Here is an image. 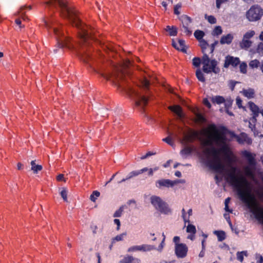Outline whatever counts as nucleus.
Segmentation results:
<instances>
[{"label":"nucleus","mask_w":263,"mask_h":263,"mask_svg":"<svg viewBox=\"0 0 263 263\" xmlns=\"http://www.w3.org/2000/svg\"><path fill=\"white\" fill-rule=\"evenodd\" d=\"M187 232H191V233L187 236L188 239L193 240L195 238V233L196 231H187Z\"/></svg>","instance_id":"obj_51"},{"label":"nucleus","mask_w":263,"mask_h":263,"mask_svg":"<svg viewBox=\"0 0 263 263\" xmlns=\"http://www.w3.org/2000/svg\"><path fill=\"white\" fill-rule=\"evenodd\" d=\"M263 15V9L258 5H254L247 11L246 16L250 22L259 20Z\"/></svg>","instance_id":"obj_8"},{"label":"nucleus","mask_w":263,"mask_h":263,"mask_svg":"<svg viewBox=\"0 0 263 263\" xmlns=\"http://www.w3.org/2000/svg\"><path fill=\"white\" fill-rule=\"evenodd\" d=\"M233 39V36L231 34H228L221 37L220 42L221 44H230Z\"/></svg>","instance_id":"obj_24"},{"label":"nucleus","mask_w":263,"mask_h":263,"mask_svg":"<svg viewBox=\"0 0 263 263\" xmlns=\"http://www.w3.org/2000/svg\"><path fill=\"white\" fill-rule=\"evenodd\" d=\"M151 203L161 213L167 214L171 212V210L168 208L167 204L159 197L152 196Z\"/></svg>","instance_id":"obj_10"},{"label":"nucleus","mask_w":263,"mask_h":263,"mask_svg":"<svg viewBox=\"0 0 263 263\" xmlns=\"http://www.w3.org/2000/svg\"><path fill=\"white\" fill-rule=\"evenodd\" d=\"M249 106L250 110L253 114V116L252 118V122L255 123L256 121V117H258L259 113V109L258 107L252 102H249Z\"/></svg>","instance_id":"obj_19"},{"label":"nucleus","mask_w":263,"mask_h":263,"mask_svg":"<svg viewBox=\"0 0 263 263\" xmlns=\"http://www.w3.org/2000/svg\"><path fill=\"white\" fill-rule=\"evenodd\" d=\"M165 30L168 32L169 34L171 36H175L177 34V28L174 26L171 27L170 26H167L165 28Z\"/></svg>","instance_id":"obj_29"},{"label":"nucleus","mask_w":263,"mask_h":263,"mask_svg":"<svg viewBox=\"0 0 263 263\" xmlns=\"http://www.w3.org/2000/svg\"><path fill=\"white\" fill-rule=\"evenodd\" d=\"M141 174L140 170L139 171H133L130 173L129 176L128 177H127V179H130L133 177L138 176L139 175Z\"/></svg>","instance_id":"obj_49"},{"label":"nucleus","mask_w":263,"mask_h":263,"mask_svg":"<svg viewBox=\"0 0 263 263\" xmlns=\"http://www.w3.org/2000/svg\"><path fill=\"white\" fill-rule=\"evenodd\" d=\"M247 64L245 63H242L240 65L239 68L240 70L242 73H245L247 72Z\"/></svg>","instance_id":"obj_47"},{"label":"nucleus","mask_w":263,"mask_h":263,"mask_svg":"<svg viewBox=\"0 0 263 263\" xmlns=\"http://www.w3.org/2000/svg\"><path fill=\"white\" fill-rule=\"evenodd\" d=\"M168 109L175 113L179 119L183 117L182 108L179 105L170 106Z\"/></svg>","instance_id":"obj_21"},{"label":"nucleus","mask_w":263,"mask_h":263,"mask_svg":"<svg viewBox=\"0 0 263 263\" xmlns=\"http://www.w3.org/2000/svg\"><path fill=\"white\" fill-rule=\"evenodd\" d=\"M31 168V171H33L34 174H37L39 171H41L43 167L41 165L36 164L35 160H32L30 162Z\"/></svg>","instance_id":"obj_25"},{"label":"nucleus","mask_w":263,"mask_h":263,"mask_svg":"<svg viewBox=\"0 0 263 263\" xmlns=\"http://www.w3.org/2000/svg\"><path fill=\"white\" fill-rule=\"evenodd\" d=\"M182 217L184 221V227H186V230H196L195 226L192 224L189 221V217L192 214V210L190 209L188 211L189 216L187 217L185 214V210L184 209L182 210Z\"/></svg>","instance_id":"obj_14"},{"label":"nucleus","mask_w":263,"mask_h":263,"mask_svg":"<svg viewBox=\"0 0 263 263\" xmlns=\"http://www.w3.org/2000/svg\"><path fill=\"white\" fill-rule=\"evenodd\" d=\"M225 179L237 192L239 198L249 209L260 222L263 223V207L256 200L252 193L250 183L240 172L236 173V168L232 167L226 173Z\"/></svg>","instance_id":"obj_2"},{"label":"nucleus","mask_w":263,"mask_h":263,"mask_svg":"<svg viewBox=\"0 0 263 263\" xmlns=\"http://www.w3.org/2000/svg\"><path fill=\"white\" fill-rule=\"evenodd\" d=\"M126 235V233H123L121 234L116 236L114 238H112V242H114L115 241H118L123 240L124 237Z\"/></svg>","instance_id":"obj_42"},{"label":"nucleus","mask_w":263,"mask_h":263,"mask_svg":"<svg viewBox=\"0 0 263 263\" xmlns=\"http://www.w3.org/2000/svg\"><path fill=\"white\" fill-rule=\"evenodd\" d=\"M220 248H226L228 250H229L230 249L229 246L225 243H223L222 245L220 246Z\"/></svg>","instance_id":"obj_63"},{"label":"nucleus","mask_w":263,"mask_h":263,"mask_svg":"<svg viewBox=\"0 0 263 263\" xmlns=\"http://www.w3.org/2000/svg\"><path fill=\"white\" fill-rule=\"evenodd\" d=\"M204 254H205V250H203V249H202L201 251H200V252L199 254V257H203L204 256Z\"/></svg>","instance_id":"obj_62"},{"label":"nucleus","mask_w":263,"mask_h":263,"mask_svg":"<svg viewBox=\"0 0 263 263\" xmlns=\"http://www.w3.org/2000/svg\"><path fill=\"white\" fill-rule=\"evenodd\" d=\"M259 64V62L257 60L251 61L249 63V66L252 68H257Z\"/></svg>","instance_id":"obj_44"},{"label":"nucleus","mask_w":263,"mask_h":263,"mask_svg":"<svg viewBox=\"0 0 263 263\" xmlns=\"http://www.w3.org/2000/svg\"><path fill=\"white\" fill-rule=\"evenodd\" d=\"M100 193L99 192L97 191H93L92 194L90 196V199L93 201L95 202L97 197H99Z\"/></svg>","instance_id":"obj_38"},{"label":"nucleus","mask_w":263,"mask_h":263,"mask_svg":"<svg viewBox=\"0 0 263 263\" xmlns=\"http://www.w3.org/2000/svg\"><path fill=\"white\" fill-rule=\"evenodd\" d=\"M236 104L239 108H243L242 106V100L240 97H237L236 99Z\"/></svg>","instance_id":"obj_54"},{"label":"nucleus","mask_w":263,"mask_h":263,"mask_svg":"<svg viewBox=\"0 0 263 263\" xmlns=\"http://www.w3.org/2000/svg\"><path fill=\"white\" fill-rule=\"evenodd\" d=\"M182 5L181 3L178 4L174 6V13L176 15H179L180 13L179 9L181 8Z\"/></svg>","instance_id":"obj_46"},{"label":"nucleus","mask_w":263,"mask_h":263,"mask_svg":"<svg viewBox=\"0 0 263 263\" xmlns=\"http://www.w3.org/2000/svg\"><path fill=\"white\" fill-rule=\"evenodd\" d=\"M193 112L196 116L195 121L196 122L199 123H202L205 121V119L201 114L197 112V109L194 110Z\"/></svg>","instance_id":"obj_27"},{"label":"nucleus","mask_w":263,"mask_h":263,"mask_svg":"<svg viewBox=\"0 0 263 263\" xmlns=\"http://www.w3.org/2000/svg\"><path fill=\"white\" fill-rule=\"evenodd\" d=\"M45 25L47 28H53L54 35L57 41V45L61 48H66L69 50L74 48L73 44L70 39L65 35L63 30L57 26V23L53 20L47 22L45 21Z\"/></svg>","instance_id":"obj_6"},{"label":"nucleus","mask_w":263,"mask_h":263,"mask_svg":"<svg viewBox=\"0 0 263 263\" xmlns=\"http://www.w3.org/2000/svg\"><path fill=\"white\" fill-rule=\"evenodd\" d=\"M45 4L53 7L59 5L61 9L62 16L67 18L72 26L79 29V36L81 41L84 43H87L90 37L91 33L89 31L90 28L82 22L79 13L75 8L67 5L66 0H49Z\"/></svg>","instance_id":"obj_4"},{"label":"nucleus","mask_w":263,"mask_h":263,"mask_svg":"<svg viewBox=\"0 0 263 263\" xmlns=\"http://www.w3.org/2000/svg\"><path fill=\"white\" fill-rule=\"evenodd\" d=\"M258 263H262L263 262V257L261 255H259V259L257 260Z\"/></svg>","instance_id":"obj_64"},{"label":"nucleus","mask_w":263,"mask_h":263,"mask_svg":"<svg viewBox=\"0 0 263 263\" xmlns=\"http://www.w3.org/2000/svg\"><path fill=\"white\" fill-rule=\"evenodd\" d=\"M124 207H125V205H122L117 211H116V212L114 214V217H120L122 214Z\"/></svg>","instance_id":"obj_39"},{"label":"nucleus","mask_w":263,"mask_h":263,"mask_svg":"<svg viewBox=\"0 0 263 263\" xmlns=\"http://www.w3.org/2000/svg\"><path fill=\"white\" fill-rule=\"evenodd\" d=\"M238 83V82L233 81H231L229 82V87L232 91L234 90L236 84H237Z\"/></svg>","instance_id":"obj_55"},{"label":"nucleus","mask_w":263,"mask_h":263,"mask_svg":"<svg viewBox=\"0 0 263 263\" xmlns=\"http://www.w3.org/2000/svg\"><path fill=\"white\" fill-rule=\"evenodd\" d=\"M242 155L248 162V165L243 168L245 175L249 177H254L256 165V155L247 151H244L242 152Z\"/></svg>","instance_id":"obj_7"},{"label":"nucleus","mask_w":263,"mask_h":263,"mask_svg":"<svg viewBox=\"0 0 263 263\" xmlns=\"http://www.w3.org/2000/svg\"><path fill=\"white\" fill-rule=\"evenodd\" d=\"M201 63H202V60H200L199 58H194L193 59V65L196 67H199Z\"/></svg>","instance_id":"obj_43"},{"label":"nucleus","mask_w":263,"mask_h":263,"mask_svg":"<svg viewBox=\"0 0 263 263\" xmlns=\"http://www.w3.org/2000/svg\"><path fill=\"white\" fill-rule=\"evenodd\" d=\"M140 249L139 246H134L129 248L128 249L127 251L128 252H134V251H140Z\"/></svg>","instance_id":"obj_48"},{"label":"nucleus","mask_w":263,"mask_h":263,"mask_svg":"<svg viewBox=\"0 0 263 263\" xmlns=\"http://www.w3.org/2000/svg\"><path fill=\"white\" fill-rule=\"evenodd\" d=\"M240 93L248 99L253 98L255 97V91L252 88L243 89Z\"/></svg>","instance_id":"obj_22"},{"label":"nucleus","mask_w":263,"mask_h":263,"mask_svg":"<svg viewBox=\"0 0 263 263\" xmlns=\"http://www.w3.org/2000/svg\"><path fill=\"white\" fill-rule=\"evenodd\" d=\"M114 223L117 224V230H119V228H120V220L118 219H115L114 220Z\"/></svg>","instance_id":"obj_61"},{"label":"nucleus","mask_w":263,"mask_h":263,"mask_svg":"<svg viewBox=\"0 0 263 263\" xmlns=\"http://www.w3.org/2000/svg\"><path fill=\"white\" fill-rule=\"evenodd\" d=\"M235 137L237 141L240 144L246 143L248 144H251L252 143V139L244 133L240 134L239 135L235 136Z\"/></svg>","instance_id":"obj_16"},{"label":"nucleus","mask_w":263,"mask_h":263,"mask_svg":"<svg viewBox=\"0 0 263 263\" xmlns=\"http://www.w3.org/2000/svg\"><path fill=\"white\" fill-rule=\"evenodd\" d=\"M212 101L213 103H215L218 104L223 103L224 102L225 100L223 97L221 96H216L212 98Z\"/></svg>","instance_id":"obj_32"},{"label":"nucleus","mask_w":263,"mask_h":263,"mask_svg":"<svg viewBox=\"0 0 263 263\" xmlns=\"http://www.w3.org/2000/svg\"><path fill=\"white\" fill-rule=\"evenodd\" d=\"M177 181H172L169 179H161L159 180L156 182V185L157 187L161 188V187L173 186L176 184Z\"/></svg>","instance_id":"obj_17"},{"label":"nucleus","mask_w":263,"mask_h":263,"mask_svg":"<svg viewBox=\"0 0 263 263\" xmlns=\"http://www.w3.org/2000/svg\"><path fill=\"white\" fill-rule=\"evenodd\" d=\"M151 82L153 83L152 80H148L144 77L139 80L137 86L129 88L128 93L134 99L137 106L143 107L147 105L148 98L145 95L148 92Z\"/></svg>","instance_id":"obj_5"},{"label":"nucleus","mask_w":263,"mask_h":263,"mask_svg":"<svg viewBox=\"0 0 263 263\" xmlns=\"http://www.w3.org/2000/svg\"><path fill=\"white\" fill-rule=\"evenodd\" d=\"M188 248L184 243H180L175 246V252L178 258H183L186 257Z\"/></svg>","instance_id":"obj_13"},{"label":"nucleus","mask_w":263,"mask_h":263,"mask_svg":"<svg viewBox=\"0 0 263 263\" xmlns=\"http://www.w3.org/2000/svg\"><path fill=\"white\" fill-rule=\"evenodd\" d=\"M202 64H203V71L205 73H208L211 72L217 73L219 71L218 69L216 68L217 62L215 60H211L207 53H204V55H203Z\"/></svg>","instance_id":"obj_9"},{"label":"nucleus","mask_w":263,"mask_h":263,"mask_svg":"<svg viewBox=\"0 0 263 263\" xmlns=\"http://www.w3.org/2000/svg\"><path fill=\"white\" fill-rule=\"evenodd\" d=\"M180 237L179 236H175L173 238V241L175 244V246L177 245H179Z\"/></svg>","instance_id":"obj_58"},{"label":"nucleus","mask_w":263,"mask_h":263,"mask_svg":"<svg viewBox=\"0 0 263 263\" xmlns=\"http://www.w3.org/2000/svg\"><path fill=\"white\" fill-rule=\"evenodd\" d=\"M214 234L217 236L219 241H222L226 238V234L224 231H214Z\"/></svg>","instance_id":"obj_28"},{"label":"nucleus","mask_w":263,"mask_h":263,"mask_svg":"<svg viewBox=\"0 0 263 263\" xmlns=\"http://www.w3.org/2000/svg\"><path fill=\"white\" fill-rule=\"evenodd\" d=\"M200 43V46L202 49V53H203V55H204V53H206V50L207 48H209L210 49V53H212L214 50V46L215 44H213L211 46H209V44L207 43V42L204 40H201L199 41Z\"/></svg>","instance_id":"obj_18"},{"label":"nucleus","mask_w":263,"mask_h":263,"mask_svg":"<svg viewBox=\"0 0 263 263\" xmlns=\"http://www.w3.org/2000/svg\"><path fill=\"white\" fill-rule=\"evenodd\" d=\"M227 2H228V0H216V7L218 9H219L220 8L222 4L225 3Z\"/></svg>","instance_id":"obj_50"},{"label":"nucleus","mask_w":263,"mask_h":263,"mask_svg":"<svg viewBox=\"0 0 263 263\" xmlns=\"http://www.w3.org/2000/svg\"><path fill=\"white\" fill-rule=\"evenodd\" d=\"M255 34V32L253 30H250L247 32L243 36V38L249 40L250 38L252 37Z\"/></svg>","instance_id":"obj_36"},{"label":"nucleus","mask_w":263,"mask_h":263,"mask_svg":"<svg viewBox=\"0 0 263 263\" xmlns=\"http://www.w3.org/2000/svg\"><path fill=\"white\" fill-rule=\"evenodd\" d=\"M247 256L248 253L247 251H242L241 252H237L236 253V257L237 259L240 262H242L243 261V256Z\"/></svg>","instance_id":"obj_31"},{"label":"nucleus","mask_w":263,"mask_h":263,"mask_svg":"<svg viewBox=\"0 0 263 263\" xmlns=\"http://www.w3.org/2000/svg\"><path fill=\"white\" fill-rule=\"evenodd\" d=\"M194 35H195V37L199 41H200V40H203L202 37L204 35V33L202 31L197 30L195 31V32L194 33Z\"/></svg>","instance_id":"obj_34"},{"label":"nucleus","mask_w":263,"mask_h":263,"mask_svg":"<svg viewBox=\"0 0 263 263\" xmlns=\"http://www.w3.org/2000/svg\"><path fill=\"white\" fill-rule=\"evenodd\" d=\"M196 76L197 78V79H198L199 81L202 82H204L205 80V78L203 76V73L202 72V71H201V70L200 69H198L196 71Z\"/></svg>","instance_id":"obj_33"},{"label":"nucleus","mask_w":263,"mask_h":263,"mask_svg":"<svg viewBox=\"0 0 263 263\" xmlns=\"http://www.w3.org/2000/svg\"><path fill=\"white\" fill-rule=\"evenodd\" d=\"M155 234H154V233H151V234H150L151 236H152V238H151V239H152V240H153V241H155V240H156V239H157L158 238H159V240H160V239H161V236H160V234H159L158 237V236H157H157H156V237H153V236H155Z\"/></svg>","instance_id":"obj_57"},{"label":"nucleus","mask_w":263,"mask_h":263,"mask_svg":"<svg viewBox=\"0 0 263 263\" xmlns=\"http://www.w3.org/2000/svg\"><path fill=\"white\" fill-rule=\"evenodd\" d=\"M26 7L25 6H22L15 14V15L17 17V18H16L15 22L18 26H19L20 28H23L25 27V25L22 24L21 20H22L24 22L29 21V18L26 14Z\"/></svg>","instance_id":"obj_12"},{"label":"nucleus","mask_w":263,"mask_h":263,"mask_svg":"<svg viewBox=\"0 0 263 263\" xmlns=\"http://www.w3.org/2000/svg\"><path fill=\"white\" fill-rule=\"evenodd\" d=\"M222 32L221 27L219 26H216L214 29L212 34L214 35H219Z\"/></svg>","instance_id":"obj_40"},{"label":"nucleus","mask_w":263,"mask_h":263,"mask_svg":"<svg viewBox=\"0 0 263 263\" xmlns=\"http://www.w3.org/2000/svg\"><path fill=\"white\" fill-rule=\"evenodd\" d=\"M179 20L181 22V30L183 31L186 35H190L192 31L190 25L192 22V18L186 15H182L179 17Z\"/></svg>","instance_id":"obj_11"},{"label":"nucleus","mask_w":263,"mask_h":263,"mask_svg":"<svg viewBox=\"0 0 263 263\" xmlns=\"http://www.w3.org/2000/svg\"><path fill=\"white\" fill-rule=\"evenodd\" d=\"M203 104L206 106H207L209 108H210L211 107V105L210 104V103L209 102V101H208V100L207 99H204L203 100Z\"/></svg>","instance_id":"obj_59"},{"label":"nucleus","mask_w":263,"mask_h":263,"mask_svg":"<svg viewBox=\"0 0 263 263\" xmlns=\"http://www.w3.org/2000/svg\"><path fill=\"white\" fill-rule=\"evenodd\" d=\"M162 236H163V238H162L160 245L158 246V247L157 248V250L160 251H161L162 250V249L164 247V245L165 236H164L163 234H162Z\"/></svg>","instance_id":"obj_52"},{"label":"nucleus","mask_w":263,"mask_h":263,"mask_svg":"<svg viewBox=\"0 0 263 263\" xmlns=\"http://www.w3.org/2000/svg\"><path fill=\"white\" fill-rule=\"evenodd\" d=\"M202 133L205 138L200 137L197 131L190 130L184 134V140L186 142H191L198 139L204 146H211L215 144L219 147V149L213 147H206L203 152L208 157L209 167L214 171L222 174L226 170V166L219 154L222 153L227 157L231 154L226 133L223 129H218L213 124L209 125L207 129L202 130Z\"/></svg>","instance_id":"obj_1"},{"label":"nucleus","mask_w":263,"mask_h":263,"mask_svg":"<svg viewBox=\"0 0 263 263\" xmlns=\"http://www.w3.org/2000/svg\"><path fill=\"white\" fill-rule=\"evenodd\" d=\"M249 126L250 127V128L251 129V130L252 131H254V132L255 133V124H252L250 121L249 122Z\"/></svg>","instance_id":"obj_60"},{"label":"nucleus","mask_w":263,"mask_h":263,"mask_svg":"<svg viewBox=\"0 0 263 263\" xmlns=\"http://www.w3.org/2000/svg\"><path fill=\"white\" fill-rule=\"evenodd\" d=\"M139 246L140 249V251H149L156 249L155 246L149 245H142Z\"/></svg>","instance_id":"obj_30"},{"label":"nucleus","mask_w":263,"mask_h":263,"mask_svg":"<svg viewBox=\"0 0 263 263\" xmlns=\"http://www.w3.org/2000/svg\"><path fill=\"white\" fill-rule=\"evenodd\" d=\"M192 149L190 147H185L181 151V154L182 156H186L190 155Z\"/></svg>","instance_id":"obj_37"},{"label":"nucleus","mask_w":263,"mask_h":263,"mask_svg":"<svg viewBox=\"0 0 263 263\" xmlns=\"http://www.w3.org/2000/svg\"><path fill=\"white\" fill-rule=\"evenodd\" d=\"M205 18L208 21V22L212 24L216 23V19L213 15L208 16L206 14L205 15Z\"/></svg>","instance_id":"obj_41"},{"label":"nucleus","mask_w":263,"mask_h":263,"mask_svg":"<svg viewBox=\"0 0 263 263\" xmlns=\"http://www.w3.org/2000/svg\"><path fill=\"white\" fill-rule=\"evenodd\" d=\"M140 259L134 258L132 256H125L121 261L120 263H140Z\"/></svg>","instance_id":"obj_23"},{"label":"nucleus","mask_w":263,"mask_h":263,"mask_svg":"<svg viewBox=\"0 0 263 263\" xmlns=\"http://www.w3.org/2000/svg\"><path fill=\"white\" fill-rule=\"evenodd\" d=\"M257 52L261 55H263V43L258 44L257 48Z\"/></svg>","instance_id":"obj_45"},{"label":"nucleus","mask_w":263,"mask_h":263,"mask_svg":"<svg viewBox=\"0 0 263 263\" xmlns=\"http://www.w3.org/2000/svg\"><path fill=\"white\" fill-rule=\"evenodd\" d=\"M172 45L178 50H180L183 52H186L185 42L184 40H178L177 42H175L174 40H173Z\"/></svg>","instance_id":"obj_20"},{"label":"nucleus","mask_w":263,"mask_h":263,"mask_svg":"<svg viewBox=\"0 0 263 263\" xmlns=\"http://www.w3.org/2000/svg\"><path fill=\"white\" fill-rule=\"evenodd\" d=\"M79 56L83 62L88 64L90 67H93L95 71L100 73L107 80L111 82L118 88L122 86L125 77V69L131 64L130 61L126 60L122 65L115 66L112 73H106L103 72V68L101 67L100 64L102 62L101 60H92L89 53L85 52L84 50L80 51L79 53Z\"/></svg>","instance_id":"obj_3"},{"label":"nucleus","mask_w":263,"mask_h":263,"mask_svg":"<svg viewBox=\"0 0 263 263\" xmlns=\"http://www.w3.org/2000/svg\"><path fill=\"white\" fill-rule=\"evenodd\" d=\"M68 191L65 187L62 188L60 195L64 201L67 202Z\"/></svg>","instance_id":"obj_35"},{"label":"nucleus","mask_w":263,"mask_h":263,"mask_svg":"<svg viewBox=\"0 0 263 263\" xmlns=\"http://www.w3.org/2000/svg\"><path fill=\"white\" fill-rule=\"evenodd\" d=\"M252 44V41L243 38L242 40L240 43L239 45L241 48L247 49L251 47Z\"/></svg>","instance_id":"obj_26"},{"label":"nucleus","mask_w":263,"mask_h":263,"mask_svg":"<svg viewBox=\"0 0 263 263\" xmlns=\"http://www.w3.org/2000/svg\"><path fill=\"white\" fill-rule=\"evenodd\" d=\"M163 140L170 145H173V142L170 137H167L166 138L163 139Z\"/></svg>","instance_id":"obj_56"},{"label":"nucleus","mask_w":263,"mask_h":263,"mask_svg":"<svg viewBox=\"0 0 263 263\" xmlns=\"http://www.w3.org/2000/svg\"><path fill=\"white\" fill-rule=\"evenodd\" d=\"M56 178L58 181H63L64 182H66V179L64 178V175L62 174H60L58 175Z\"/></svg>","instance_id":"obj_53"},{"label":"nucleus","mask_w":263,"mask_h":263,"mask_svg":"<svg viewBox=\"0 0 263 263\" xmlns=\"http://www.w3.org/2000/svg\"><path fill=\"white\" fill-rule=\"evenodd\" d=\"M240 63L239 58L233 57L228 56L226 58L224 66L228 68L230 65L234 67L237 66Z\"/></svg>","instance_id":"obj_15"}]
</instances>
